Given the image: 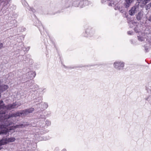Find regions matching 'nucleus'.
Here are the masks:
<instances>
[{
	"instance_id": "22",
	"label": "nucleus",
	"mask_w": 151,
	"mask_h": 151,
	"mask_svg": "<svg viewBox=\"0 0 151 151\" xmlns=\"http://www.w3.org/2000/svg\"><path fill=\"white\" fill-rule=\"evenodd\" d=\"M145 49L146 50V52H148V49L147 47H145Z\"/></svg>"
},
{
	"instance_id": "27",
	"label": "nucleus",
	"mask_w": 151,
	"mask_h": 151,
	"mask_svg": "<svg viewBox=\"0 0 151 151\" xmlns=\"http://www.w3.org/2000/svg\"><path fill=\"white\" fill-rule=\"evenodd\" d=\"M62 151H65V150H62Z\"/></svg>"
},
{
	"instance_id": "25",
	"label": "nucleus",
	"mask_w": 151,
	"mask_h": 151,
	"mask_svg": "<svg viewBox=\"0 0 151 151\" xmlns=\"http://www.w3.org/2000/svg\"><path fill=\"white\" fill-rule=\"evenodd\" d=\"M2 0H0V2H2Z\"/></svg>"
},
{
	"instance_id": "2",
	"label": "nucleus",
	"mask_w": 151,
	"mask_h": 151,
	"mask_svg": "<svg viewBox=\"0 0 151 151\" xmlns=\"http://www.w3.org/2000/svg\"><path fill=\"white\" fill-rule=\"evenodd\" d=\"M33 108H30L26 109L25 110L20 111L15 113H13V114H10L9 115V117H16L18 116L23 117L25 116L28 115L29 113H31L34 111Z\"/></svg>"
},
{
	"instance_id": "26",
	"label": "nucleus",
	"mask_w": 151,
	"mask_h": 151,
	"mask_svg": "<svg viewBox=\"0 0 151 151\" xmlns=\"http://www.w3.org/2000/svg\"><path fill=\"white\" fill-rule=\"evenodd\" d=\"M138 1H143V0H137Z\"/></svg>"
},
{
	"instance_id": "4",
	"label": "nucleus",
	"mask_w": 151,
	"mask_h": 151,
	"mask_svg": "<svg viewBox=\"0 0 151 151\" xmlns=\"http://www.w3.org/2000/svg\"><path fill=\"white\" fill-rule=\"evenodd\" d=\"M15 103H14L12 104H10L6 106H5L3 103L1 104V111H5L6 112L7 110H11L12 109L16 108Z\"/></svg>"
},
{
	"instance_id": "15",
	"label": "nucleus",
	"mask_w": 151,
	"mask_h": 151,
	"mask_svg": "<svg viewBox=\"0 0 151 151\" xmlns=\"http://www.w3.org/2000/svg\"><path fill=\"white\" fill-rule=\"evenodd\" d=\"M31 74L32 75V76L33 78H34L36 76V73L35 72H33L31 73Z\"/></svg>"
},
{
	"instance_id": "10",
	"label": "nucleus",
	"mask_w": 151,
	"mask_h": 151,
	"mask_svg": "<svg viewBox=\"0 0 151 151\" xmlns=\"http://www.w3.org/2000/svg\"><path fill=\"white\" fill-rule=\"evenodd\" d=\"M7 133L8 130L7 129L4 130H2L0 132V134H6Z\"/></svg>"
},
{
	"instance_id": "18",
	"label": "nucleus",
	"mask_w": 151,
	"mask_h": 151,
	"mask_svg": "<svg viewBox=\"0 0 151 151\" xmlns=\"http://www.w3.org/2000/svg\"><path fill=\"white\" fill-rule=\"evenodd\" d=\"M127 33L128 34L131 35L132 34L133 32L132 31H129L127 32Z\"/></svg>"
},
{
	"instance_id": "23",
	"label": "nucleus",
	"mask_w": 151,
	"mask_h": 151,
	"mask_svg": "<svg viewBox=\"0 0 151 151\" xmlns=\"http://www.w3.org/2000/svg\"><path fill=\"white\" fill-rule=\"evenodd\" d=\"M2 127V126L1 124H0V129L3 128V127Z\"/></svg>"
},
{
	"instance_id": "19",
	"label": "nucleus",
	"mask_w": 151,
	"mask_h": 151,
	"mask_svg": "<svg viewBox=\"0 0 151 151\" xmlns=\"http://www.w3.org/2000/svg\"><path fill=\"white\" fill-rule=\"evenodd\" d=\"M147 7H151V2L147 5Z\"/></svg>"
},
{
	"instance_id": "7",
	"label": "nucleus",
	"mask_w": 151,
	"mask_h": 151,
	"mask_svg": "<svg viewBox=\"0 0 151 151\" xmlns=\"http://www.w3.org/2000/svg\"><path fill=\"white\" fill-rule=\"evenodd\" d=\"M137 7L136 6H134L132 7L129 11V13L131 15H134L137 11Z\"/></svg>"
},
{
	"instance_id": "1",
	"label": "nucleus",
	"mask_w": 151,
	"mask_h": 151,
	"mask_svg": "<svg viewBox=\"0 0 151 151\" xmlns=\"http://www.w3.org/2000/svg\"><path fill=\"white\" fill-rule=\"evenodd\" d=\"M13 114V113H9L8 115H5V114L1 115L0 122H2V123L1 125L3 126L2 127H3V128L6 129V130L7 129L8 130V129H6L7 127L9 126L12 125L13 123V120L12 119H10V118L14 117H9V114Z\"/></svg>"
},
{
	"instance_id": "11",
	"label": "nucleus",
	"mask_w": 151,
	"mask_h": 151,
	"mask_svg": "<svg viewBox=\"0 0 151 151\" xmlns=\"http://www.w3.org/2000/svg\"><path fill=\"white\" fill-rule=\"evenodd\" d=\"M150 0H143L142 3L143 4H146L147 3H148L150 1Z\"/></svg>"
},
{
	"instance_id": "9",
	"label": "nucleus",
	"mask_w": 151,
	"mask_h": 151,
	"mask_svg": "<svg viewBox=\"0 0 151 151\" xmlns=\"http://www.w3.org/2000/svg\"><path fill=\"white\" fill-rule=\"evenodd\" d=\"M143 16V14L141 12H139L137 16V19L138 20L141 19Z\"/></svg>"
},
{
	"instance_id": "17",
	"label": "nucleus",
	"mask_w": 151,
	"mask_h": 151,
	"mask_svg": "<svg viewBox=\"0 0 151 151\" xmlns=\"http://www.w3.org/2000/svg\"><path fill=\"white\" fill-rule=\"evenodd\" d=\"M3 47V44L2 43L0 42V49Z\"/></svg>"
},
{
	"instance_id": "13",
	"label": "nucleus",
	"mask_w": 151,
	"mask_h": 151,
	"mask_svg": "<svg viewBox=\"0 0 151 151\" xmlns=\"http://www.w3.org/2000/svg\"><path fill=\"white\" fill-rule=\"evenodd\" d=\"M138 37L139 40L140 41H142L144 40V38L142 37L139 36H138Z\"/></svg>"
},
{
	"instance_id": "3",
	"label": "nucleus",
	"mask_w": 151,
	"mask_h": 151,
	"mask_svg": "<svg viewBox=\"0 0 151 151\" xmlns=\"http://www.w3.org/2000/svg\"><path fill=\"white\" fill-rule=\"evenodd\" d=\"M16 139L14 137L3 138L0 140V146L6 145L10 142L15 141Z\"/></svg>"
},
{
	"instance_id": "8",
	"label": "nucleus",
	"mask_w": 151,
	"mask_h": 151,
	"mask_svg": "<svg viewBox=\"0 0 151 151\" xmlns=\"http://www.w3.org/2000/svg\"><path fill=\"white\" fill-rule=\"evenodd\" d=\"M25 126V125L23 124H19L12 127L9 130H14L17 128H21L24 127Z\"/></svg>"
},
{
	"instance_id": "24",
	"label": "nucleus",
	"mask_w": 151,
	"mask_h": 151,
	"mask_svg": "<svg viewBox=\"0 0 151 151\" xmlns=\"http://www.w3.org/2000/svg\"><path fill=\"white\" fill-rule=\"evenodd\" d=\"M3 149V147L2 146H0V150H1Z\"/></svg>"
},
{
	"instance_id": "14",
	"label": "nucleus",
	"mask_w": 151,
	"mask_h": 151,
	"mask_svg": "<svg viewBox=\"0 0 151 151\" xmlns=\"http://www.w3.org/2000/svg\"><path fill=\"white\" fill-rule=\"evenodd\" d=\"M50 122L49 121H46V124L47 125V126H48L50 124Z\"/></svg>"
},
{
	"instance_id": "20",
	"label": "nucleus",
	"mask_w": 151,
	"mask_h": 151,
	"mask_svg": "<svg viewBox=\"0 0 151 151\" xmlns=\"http://www.w3.org/2000/svg\"><path fill=\"white\" fill-rule=\"evenodd\" d=\"M44 105L45 106V108H46L48 107V106L47 104L45 103H44Z\"/></svg>"
},
{
	"instance_id": "12",
	"label": "nucleus",
	"mask_w": 151,
	"mask_h": 151,
	"mask_svg": "<svg viewBox=\"0 0 151 151\" xmlns=\"http://www.w3.org/2000/svg\"><path fill=\"white\" fill-rule=\"evenodd\" d=\"M15 103V104L16 105V106L17 108L21 106L22 105L21 103L20 102H16Z\"/></svg>"
},
{
	"instance_id": "5",
	"label": "nucleus",
	"mask_w": 151,
	"mask_h": 151,
	"mask_svg": "<svg viewBox=\"0 0 151 151\" xmlns=\"http://www.w3.org/2000/svg\"><path fill=\"white\" fill-rule=\"evenodd\" d=\"M124 66V64L123 63L116 62H115L114 63L115 68L119 70L122 69Z\"/></svg>"
},
{
	"instance_id": "16",
	"label": "nucleus",
	"mask_w": 151,
	"mask_h": 151,
	"mask_svg": "<svg viewBox=\"0 0 151 151\" xmlns=\"http://www.w3.org/2000/svg\"><path fill=\"white\" fill-rule=\"evenodd\" d=\"M3 103V101L2 100L0 101V110H1V104Z\"/></svg>"
},
{
	"instance_id": "6",
	"label": "nucleus",
	"mask_w": 151,
	"mask_h": 151,
	"mask_svg": "<svg viewBox=\"0 0 151 151\" xmlns=\"http://www.w3.org/2000/svg\"><path fill=\"white\" fill-rule=\"evenodd\" d=\"M9 88L8 85H2L0 86V94L3 91L7 90ZM1 97V94H0V98Z\"/></svg>"
},
{
	"instance_id": "21",
	"label": "nucleus",
	"mask_w": 151,
	"mask_h": 151,
	"mask_svg": "<svg viewBox=\"0 0 151 151\" xmlns=\"http://www.w3.org/2000/svg\"><path fill=\"white\" fill-rule=\"evenodd\" d=\"M148 20L149 21H150L151 22V15L150 16L149 18L148 19Z\"/></svg>"
}]
</instances>
